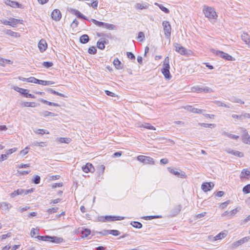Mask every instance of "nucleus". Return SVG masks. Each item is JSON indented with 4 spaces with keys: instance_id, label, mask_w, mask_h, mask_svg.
Here are the masks:
<instances>
[{
    "instance_id": "1",
    "label": "nucleus",
    "mask_w": 250,
    "mask_h": 250,
    "mask_svg": "<svg viewBox=\"0 0 250 250\" xmlns=\"http://www.w3.org/2000/svg\"><path fill=\"white\" fill-rule=\"evenodd\" d=\"M203 11L205 17L209 20H216L218 17L214 8L212 7L205 5L203 7Z\"/></svg>"
},
{
    "instance_id": "2",
    "label": "nucleus",
    "mask_w": 250,
    "mask_h": 250,
    "mask_svg": "<svg viewBox=\"0 0 250 250\" xmlns=\"http://www.w3.org/2000/svg\"><path fill=\"white\" fill-rule=\"evenodd\" d=\"M124 219V217L120 216L107 215L105 216H101L98 217V220L101 222H108L117 220H122Z\"/></svg>"
},
{
    "instance_id": "3",
    "label": "nucleus",
    "mask_w": 250,
    "mask_h": 250,
    "mask_svg": "<svg viewBox=\"0 0 250 250\" xmlns=\"http://www.w3.org/2000/svg\"><path fill=\"white\" fill-rule=\"evenodd\" d=\"M33 191V188L29 189H24L22 188L18 189L15 190L14 192L10 194V196L12 198H14L18 195H26L29 193H31Z\"/></svg>"
},
{
    "instance_id": "4",
    "label": "nucleus",
    "mask_w": 250,
    "mask_h": 250,
    "mask_svg": "<svg viewBox=\"0 0 250 250\" xmlns=\"http://www.w3.org/2000/svg\"><path fill=\"white\" fill-rule=\"evenodd\" d=\"M162 25L164 27L165 35L167 38H169L171 35V27L169 22L167 21H163Z\"/></svg>"
},
{
    "instance_id": "5",
    "label": "nucleus",
    "mask_w": 250,
    "mask_h": 250,
    "mask_svg": "<svg viewBox=\"0 0 250 250\" xmlns=\"http://www.w3.org/2000/svg\"><path fill=\"white\" fill-rule=\"evenodd\" d=\"M137 159L145 164H154L153 158L149 156L139 155L137 157Z\"/></svg>"
},
{
    "instance_id": "6",
    "label": "nucleus",
    "mask_w": 250,
    "mask_h": 250,
    "mask_svg": "<svg viewBox=\"0 0 250 250\" xmlns=\"http://www.w3.org/2000/svg\"><path fill=\"white\" fill-rule=\"evenodd\" d=\"M192 91L193 92H197L198 93H211L213 92V90L210 87L205 86L200 87L199 86H196L192 87Z\"/></svg>"
},
{
    "instance_id": "7",
    "label": "nucleus",
    "mask_w": 250,
    "mask_h": 250,
    "mask_svg": "<svg viewBox=\"0 0 250 250\" xmlns=\"http://www.w3.org/2000/svg\"><path fill=\"white\" fill-rule=\"evenodd\" d=\"M173 45L175 47V51L181 55L187 56L188 55V50L181 44L178 43H174Z\"/></svg>"
},
{
    "instance_id": "8",
    "label": "nucleus",
    "mask_w": 250,
    "mask_h": 250,
    "mask_svg": "<svg viewBox=\"0 0 250 250\" xmlns=\"http://www.w3.org/2000/svg\"><path fill=\"white\" fill-rule=\"evenodd\" d=\"M242 142L250 145V136L249 135L247 130L246 129H242Z\"/></svg>"
},
{
    "instance_id": "9",
    "label": "nucleus",
    "mask_w": 250,
    "mask_h": 250,
    "mask_svg": "<svg viewBox=\"0 0 250 250\" xmlns=\"http://www.w3.org/2000/svg\"><path fill=\"white\" fill-rule=\"evenodd\" d=\"M169 65H163V68L162 69V73L165 76V78L167 80H170L172 77L169 72Z\"/></svg>"
},
{
    "instance_id": "10",
    "label": "nucleus",
    "mask_w": 250,
    "mask_h": 250,
    "mask_svg": "<svg viewBox=\"0 0 250 250\" xmlns=\"http://www.w3.org/2000/svg\"><path fill=\"white\" fill-rule=\"evenodd\" d=\"M215 54L220 56L222 58L228 61H232L233 60V58L231 56L229 55L227 53H225L223 51H216Z\"/></svg>"
},
{
    "instance_id": "11",
    "label": "nucleus",
    "mask_w": 250,
    "mask_h": 250,
    "mask_svg": "<svg viewBox=\"0 0 250 250\" xmlns=\"http://www.w3.org/2000/svg\"><path fill=\"white\" fill-rule=\"evenodd\" d=\"M51 17L54 20L59 21L62 17L60 11L58 9L54 10L51 13Z\"/></svg>"
},
{
    "instance_id": "12",
    "label": "nucleus",
    "mask_w": 250,
    "mask_h": 250,
    "mask_svg": "<svg viewBox=\"0 0 250 250\" xmlns=\"http://www.w3.org/2000/svg\"><path fill=\"white\" fill-rule=\"evenodd\" d=\"M250 177V169L245 168L243 169L240 174V178L241 180L245 179H249Z\"/></svg>"
},
{
    "instance_id": "13",
    "label": "nucleus",
    "mask_w": 250,
    "mask_h": 250,
    "mask_svg": "<svg viewBox=\"0 0 250 250\" xmlns=\"http://www.w3.org/2000/svg\"><path fill=\"white\" fill-rule=\"evenodd\" d=\"M214 187V184L212 182L205 183L202 185L201 188L205 192L210 190Z\"/></svg>"
},
{
    "instance_id": "14",
    "label": "nucleus",
    "mask_w": 250,
    "mask_h": 250,
    "mask_svg": "<svg viewBox=\"0 0 250 250\" xmlns=\"http://www.w3.org/2000/svg\"><path fill=\"white\" fill-rule=\"evenodd\" d=\"M94 167L90 163H87L85 166L82 167V170L86 173L89 172H93L94 171Z\"/></svg>"
},
{
    "instance_id": "15",
    "label": "nucleus",
    "mask_w": 250,
    "mask_h": 250,
    "mask_svg": "<svg viewBox=\"0 0 250 250\" xmlns=\"http://www.w3.org/2000/svg\"><path fill=\"white\" fill-rule=\"evenodd\" d=\"M38 47L41 52L44 51L47 47V43L45 40L42 39L38 43Z\"/></svg>"
},
{
    "instance_id": "16",
    "label": "nucleus",
    "mask_w": 250,
    "mask_h": 250,
    "mask_svg": "<svg viewBox=\"0 0 250 250\" xmlns=\"http://www.w3.org/2000/svg\"><path fill=\"white\" fill-rule=\"evenodd\" d=\"M99 233L102 235H106L107 234H110L114 236H118L121 233L119 230L115 229L106 230H104V233H103L102 232H99Z\"/></svg>"
},
{
    "instance_id": "17",
    "label": "nucleus",
    "mask_w": 250,
    "mask_h": 250,
    "mask_svg": "<svg viewBox=\"0 0 250 250\" xmlns=\"http://www.w3.org/2000/svg\"><path fill=\"white\" fill-rule=\"evenodd\" d=\"M63 239L62 238L59 237L57 236H49V242L56 243V244H60L63 242Z\"/></svg>"
},
{
    "instance_id": "18",
    "label": "nucleus",
    "mask_w": 250,
    "mask_h": 250,
    "mask_svg": "<svg viewBox=\"0 0 250 250\" xmlns=\"http://www.w3.org/2000/svg\"><path fill=\"white\" fill-rule=\"evenodd\" d=\"M168 170L169 172L174 175L177 176V177H180L181 178H185L186 175L185 172L180 173L179 172L176 171L175 169L171 168L170 167H168Z\"/></svg>"
},
{
    "instance_id": "19",
    "label": "nucleus",
    "mask_w": 250,
    "mask_h": 250,
    "mask_svg": "<svg viewBox=\"0 0 250 250\" xmlns=\"http://www.w3.org/2000/svg\"><path fill=\"white\" fill-rule=\"evenodd\" d=\"M226 151L229 154H232L234 156L239 157H243L244 156V154L242 152H241L238 151H235L232 150L230 148L227 149L226 150Z\"/></svg>"
},
{
    "instance_id": "20",
    "label": "nucleus",
    "mask_w": 250,
    "mask_h": 250,
    "mask_svg": "<svg viewBox=\"0 0 250 250\" xmlns=\"http://www.w3.org/2000/svg\"><path fill=\"white\" fill-rule=\"evenodd\" d=\"M185 108L187 110H188V111H190L191 112L195 113H198V114L202 113L203 111H204L202 109H198V108H196L193 107L191 105H188V106H187L185 107Z\"/></svg>"
},
{
    "instance_id": "21",
    "label": "nucleus",
    "mask_w": 250,
    "mask_h": 250,
    "mask_svg": "<svg viewBox=\"0 0 250 250\" xmlns=\"http://www.w3.org/2000/svg\"><path fill=\"white\" fill-rule=\"evenodd\" d=\"M241 39L247 44L248 45L249 47H250V37L247 33H244L241 35Z\"/></svg>"
},
{
    "instance_id": "22",
    "label": "nucleus",
    "mask_w": 250,
    "mask_h": 250,
    "mask_svg": "<svg viewBox=\"0 0 250 250\" xmlns=\"http://www.w3.org/2000/svg\"><path fill=\"white\" fill-rule=\"evenodd\" d=\"M5 3L8 6H10L12 7H19L20 4L16 1H12L10 0H4Z\"/></svg>"
},
{
    "instance_id": "23",
    "label": "nucleus",
    "mask_w": 250,
    "mask_h": 250,
    "mask_svg": "<svg viewBox=\"0 0 250 250\" xmlns=\"http://www.w3.org/2000/svg\"><path fill=\"white\" fill-rule=\"evenodd\" d=\"M89 41V38L86 34H84L81 36L80 38V42L81 43H86Z\"/></svg>"
},
{
    "instance_id": "24",
    "label": "nucleus",
    "mask_w": 250,
    "mask_h": 250,
    "mask_svg": "<svg viewBox=\"0 0 250 250\" xmlns=\"http://www.w3.org/2000/svg\"><path fill=\"white\" fill-rule=\"evenodd\" d=\"M182 207L181 205H177L175 206L172 210V214L173 216L177 215L181 211Z\"/></svg>"
},
{
    "instance_id": "25",
    "label": "nucleus",
    "mask_w": 250,
    "mask_h": 250,
    "mask_svg": "<svg viewBox=\"0 0 250 250\" xmlns=\"http://www.w3.org/2000/svg\"><path fill=\"white\" fill-rule=\"evenodd\" d=\"M37 104L35 102H23L21 104L22 107H35L37 106Z\"/></svg>"
},
{
    "instance_id": "26",
    "label": "nucleus",
    "mask_w": 250,
    "mask_h": 250,
    "mask_svg": "<svg viewBox=\"0 0 250 250\" xmlns=\"http://www.w3.org/2000/svg\"><path fill=\"white\" fill-rule=\"evenodd\" d=\"M227 236V234L225 232H222L218 234L217 235L213 237V241L221 240L225 238Z\"/></svg>"
},
{
    "instance_id": "27",
    "label": "nucleus",
    "mask_w": 250,
    "mask_h": 250,
    "mask_svg": "<svg viewBox=\"0 0 250 250\" xmlns=\"http://www.w3.org/2000/svg\"><path fill=\"white\" fill-rule=\"evenodd\" d=\"M54 83H55L53 81L39 80L38 84L42 85H48L53 84Z\"/></svg>"
},
{
    "instance_id": "28",
    "label": "nucleus",
    "mask_w": 250,
    "mask_h": 250,
    "mask_svg": "<svg viewBox=\"0 0 250 250\" xmlns=\"http://www.w3.org/2000/svg\"><path fill=\"white\" fill-rule=\"evenodd\" d=\"M58 142H59L60 143H65V144H69L71 141V139L70 138H58L57 139Z\"/></svg>"
},
{
    "instance_id": "29",
    "label": "nucleus",
    "mask_w": 250,
    "mask_h": 250,
    "mask_svg": "<svg viewBox=\"0 0 250 250\" xmlns=\"http://www.w3.org/2000/svg\"><path fill=\"white\" fill-rule=\"evenodd\" d=\"M12 207V206L6 202H2L0 204V208L2 209H5L7 210H9V208Z\"/></svg>"
},
{
    "instance_id": "30",
    "label": "nucleus",
    "mask_w": 250,
    "mask_h": 250,
    "mask_svg": "<svg viewBox=\"0 0 250 250\" xmlns=\"http://www.w3.org/2000/svg\"><path fill=\"white\" fill-rule=\"evenodd\" d=\"M20 21H21V23H22L21 22L22 21V20L11 18L10 21V26L14 27Z\"/></svg>"
},
{
    "instance_id": "31",
    "label": "nucleus",
    "mask_w": 250,
    "mask_h": 250,
    "mask_svg": "<svg viewBox=\"0 0 250 250\" xmlns=\"http://www.w3.org/2000/svg\"><path fill=\"white\" fill-rule=\"evenodd\" d=\"M40 114L41 116H42L44 117H47V116L54 117L56 115L55 113L48 111H44L41 112L40 113Z\"/></svg>"
},
{
    "instance_id": "32",
    "label": "nucleus",
    "mask_w": 250,
    "mask_h": 250,
    "mask_svg": "<svg viewBox=\"0 0 250 250\" xmlns=\"http://www.w3.org/2000/svg\"><path fill=\"white\" fill-rule=\"evenodd\" d=\"M6 63L12 64V62L9 60L0 57V65L4 66Z\"/></svg>"
},
{
    "instance_id": "33",
    "label": "nucleus",
    "mask_w": 250,
    "mask_h": 250,
    "mask_svg": "<svg viewBox=\"0 0 250 250\" xmlns=\"http://www.w3.org/2000/svg\"><path fill=\"white\" fill-rule=\"evenodd\" d=\"M240 210V207H237L229 211V217H232L234 216L239 210Z\"/></svg>"
},
{
    "instance_id": "34",
    "label": "nucleus",
    "mask_w": 250,
    "mask_h": 250,
    "mask_svg": "<svg viewBox=\"0 0 250 250\" xmlns=\"http://www.w3.org/2000/svg\"><path fill=\"white\" fill-rule=\"evenodd\" d=\"M103 42H104L103 39H100L97 42V47L101 50L104 49L105 47V46Z\"/></svg>"
},
{
    "instance_id": "35",
    "label": "nucleus",
    "mask_w": 250,
    "mask_h": 250,
    "mask_svg": "<svg viewBox=\"0 0 250 250\" xmlns=\"http://www.w3.org/2000/svg\"><path fill=\"white\" fill-rule=\"evenodd\" d=\"M215 104L218 106H223L226 108H230V106L229 104H227L221 101H216L214 102Z\"/></svg>"
},
{
    "instance_id": "36",
    "label": "nucleus",
    "mask_w": 250,
    "mask_h": 250,
    "mask_svg": "<svg viewBox=\"0 0 250 250\" xmlns=\"http://www.w3.org/2000/svg\"><path fill=\"white\" fill-rule=\"evenodd\" d=\"M35 238H37L38 239H39L40 240H42V241H43L49 242V235H45V236L38 235V236L35 237Z\"/></svg>"
},
{
    "instance_id": "37",
    "label": "nucleus",
    "mask_w": 250,
    "mask_h": 250,
    "mask_svg": "<svg viewBox=\"0 0 250 250\" xmlns=\"http://www.w3.org/2000/svg\"><path fill=\"white\" fill-rule=\"evenodd\" d=\"M198 125L204 127L214 128L216 125L214 124L199 123Z\"/></svg>"
},
{
    "instance_id": "38",
    "label": "nucleus",
    "mask_w": 250,
    "mask_h": 250,
    "mask_svg": "<svg viewBox=\"0 0 250 250\" xmlns=\"http://www.w3.org/2000/svg\"><path fill=\"white\" fill-rule=\"evenodd\" d=\"M131 225H132L133 227L137 229H141L143 227L142 224L140 222L137 221H134L131 222Z\"/></svg>"
},
{
    "instance_id": "39",
    "label": "nucleus",
    "mask_w": 250,
    "mask_h": 250,
    "mask_svg": "<svg viewBox=\"0 0 250 250\" xmlns=\"http://www.w3.org/2000/svg\"><path fill=\"white\" fill-rule=\"evenodd\" d=\"M229 100L233 103H239L240 104H244V102L241 99L235 97L231 98Z\"/></svg>"
},
{
    "instance_id": "40",
    "label": "nucleus",
    "mask_w": 250,
    "mask_h": 250,
    "mask_svg": "<svg viewBox=\"0 0 250 250\" xmlns=\"http://www.w3.org/2000/svg\"><path fill=\"white\" fill-rule=\"evenodd\" d=\"M91 21L94 23L95 25L99 27H103L104 26V22L98 21L95 19H91Z\"/></svg>"
},
{
    "instance_id": "41",
    "label": "nucleus",
    "mask_w": 250,
    "mask_h": 250,
    "mask_svg": "<svg viewBox=\"0 0 250 250\" xmlns=\"http://www.w3.org/2000/svg\"><path fill=\"white\" fill-rule=\"evenodd\" d=\"M104 27L107 29L114 30L115 29L116 26L114 24L104 22Z\"/></svg>"
},
{
    "instance_id": "42",
    "label": "nucleus",
    "mask_w": 250,
    "mask_h": 250,
    "mask_svg": "<svg viewBox=\"0 0 250 250\" xmlns=\"http://www.w3.org/2000/svg\"><path fill=\"white\" fill-rule=\"evenodd\" d=\"M90 230L88 229H84L83 230H82V234L83 235V236L85 237H87L90 234Z\"/></svg>"
},
{
    "instance_id": "43",
    "label": "nucleus",
    "mask_w": 250,
    "mask_h": 250,
    "mask_svg": "<svg viewBox=\"0 0 250 250\" xmlns=\"http://www.w3.org/2000/svg\"><path fill=\"white\" fill-rule=\"evenodd\" d=\"M75 14L77 16V17L79 18L83 19L86 20H88L86 17L82 14L80 11L78 10H75L74 11Z\"/></svg>"
},
{
    "instance_id": "44",
    "label": "nucleus",
    "mask_w": 250,
    "mask_h": 250,
    "mask_svg": "<svg viewBox=\"0 0 250 250\" xmlns=\"http://www.w3.org/2000/svg\"><path fill=\"white\" fill-rule=\"evenodd\" d=\"M58 209L59 208L57 207H54L47 209L46 212L48 213V214H51L56 212L58 211Z\"/></svg>"
},
{
    "instance_id": "45",
    "label": "nucleus",
    "mask_w": 250,
    "mask_h": 250,
    "mask_svg": "<svg viewBox=\"0 0 250 250\" xmlns=\"http://www.w3.org/2000/svg\"><path fill=\"white\" fill-rule=\"evenodd\" d=\"M242 244H243V243H242V242L241 241V240L240 239L238 241L234 242V243H233L231 244V248L232 249H235L236 248H237V247H238L239 246H240Z\"/></svg>"
},
{
    "instance_id": "46",
    "label": "nucleus",
    "mask_w": 250,
    "mask_h": 250,
    "mask_svg": "<svg viewBox=\"0 0 250 250\" xmlns=\"http://www.w3.org/2000/svg\"><path fill=\"white\" fill-rule=\"evenodd\" d=\"M5 33L7 35H10L12 37H16L17 33L11 30H6L4 31Z\"/></svg>"
},
{
    "instance_id": "47",
    "label": "nucleus",
    "mask_w": 250,
    "mask_h": 250,
    "mask_svg": "<svg viewBox=\"0 0 250 250\" xmlns=\"http://www.w3.org/2000/svg\"><path fill=\"white\" fill-rule=\"evenodd\" d=\"M156 4L159 7L160 9L163 12H164L165 13L168 14L169 13V10L167 8L164 6L163 5L158 4L157 3H156Z\"/></svg>"
},
{
    "instance_id": "48",
    "label": "nucleus",
    "mask_w": 250,
    "mask_h": 250,
    "mask_svg": "<svg viewBox=\"0 0 250 250\" xmlns=\"http://www.w3.org/2000/svg\"><path fill=\"white\" fill-rule=\"evenodd\" d=\"M27 82L35 83H38L39 80L35 78V77H31L28 78Z\"/></svg>"
},
{
    "instance_id": "49",
    "label": "nucleus",
    "mask_w": 250,
    "mask_h": 250,
    "mask_svg": "<svg viewBox=\"0 0 250 250\" xmlns=\"http://www.w3.org/2000/svg\"><path fill=\"white\" fill-rule=\"evenodd\" d=\"M243 192L245 193H250V184H248L243 188Z\"/></svg>"
},
{
    "instance_id": "50",
    "label": "nucleus",
    "mask_w": 250,
    "mask_h": 250,
    "mask_svg": "<svg viewBox=\"0 0 250 250\" xmlns=\"http://www.w3.org/2000/svg\"><path fill=\"white\" fill-rule=\"evenodd\" d=\"M92 2L90 3H87L89 6L92 7L94 9H97L98 4V1L97 0H92Z\"/></svg>"
},
{
    "instance_id": "51",
    "label": "nucleus",
    "mask_w": 250,
    "mask_h": 250,
    "mask_svg": "<svg viewBox=\"0 0 250 250\" xmlns=\"http://www.w3.org/2000/svg\"><path fill=\"white\" fill-rule=\"evenodd\" d=\"M88 52L90 54H95L97 52V49L95 46H91L88 48Z\"/></svg>"
},
{
    "instance_id": "52",
    "label": "nucleus",
    "mask_w": 250,
    "mask_h": 250,
    "mask_svg": "<svg viewBox=\"0 0 250 250\" xmlns=\"http://www.w3.org/2000/svg\"><path fill=\"white\" fill-rule=\"evenodd\" d=\"M224 135L227 136L228 137L234 139H237L239 138V136L237 135L231 134L227 132H224Z\"/></svg>"
},
{
    "instance_id": "53",
    "label": "nucleus",
    "mask_w": 250,
    "mask_h": 250,
    "mask_svg": "<svg viewBox=\"0 0 250 250\" xmlns=\"http://www.w3.org/2000/svg\"><path fill=\"white\" fill-rule=\"evenodd\" d=\"M137 39H140V41L141 42L144 41L145 39V36L144 32H139Z\"/></svg>"
},
{
    "instance_id": "54",
    "label": "nucleus",
    "mask_w": 250,
    "mask_h": 250,
    "mask_svg": "<svg viewBox=\"0 0 250 250\" xmlns=\"http://www.w3.org/2000/svg\"><path fill=\"white\" fill-rule=\"evenodd\" d=\"M39 229H34L33 228L30 232V235L32 237H34V236L36 235V234L39 233Z\"/></svg>"
},
{
    "instance_id": "55",
    "label": "nucleus",
    "mask_w": 250,
    "mask_h": 250,
    "mask_svg": "<svg viewBox=\"0 0 250 250\" xmlns=\"http://www.w3.org/2000/svg\"><path fill=\"white\" fill-rule=\"evenodd\" d=\"M142 127L147 128V129H149L155 130V127L154 126L150 125V124H148V123L143 125H142Z\"/></svg>"
},
{
    "instance_id": "56",
    "label": "nucleus",
    "mask_w": 250,
    "mask_h": 250,
    "mask_svg": "<svg viewBox=\"0 0 250 250\" xmlns=\"http://www.w3.org/2000/svg\"><path fill=\"white\" fill-rule=\"evenodd\" d=\"M53 64V63L51 62H44L42 63L43 66L47 68L51 67Z\"/></svg>"
},
{
    "instance_id": "57",
    "label": "nucleus",
    "mask_w": 250,
    "mask_h": 250,
    "mask_svg": "<svg viewBox=\"0 0 250 250\" xmlns=\"http://www.w3.org/2000/svg\"><path fill=\"white\" fill-rule=\"evenodd\" d=\"M113 64L115 65V66L118 69L120 68V65L121 64V62L117 58L114 60Z\"/></svg>"
},
{
    "instance_id": "58",
    "label": "nucleus",
    "mask_w": 250,
    "mask_h": 250,
    "mask_svg": "<svg viewBox=\"0 0 250 250\" xmlns=\"http://www.w3.org/2000/svg\"><path fill=\"white\" fill-rule=\"evenodd\" d=\"M17 150V148H16V147L12 148L11 149H10L7 150L6 152V154L8 156V155H9L12 154L13 153L16 152Z\"/></svg>"
},
{
    "instance_id": "59",
    "label": "nucleus",
    "mask_w": 250,
    "mask_h": 250,
    "mask_svg": "<svg viewBox=\"0 0 250 250\" xmlns=\"http://www.w3.org/2000/svg\"><path fill=\"white\" fill-rule=\"evenodd\" d=\"M39 134L43 135L44 134H49V132L48 131H46V130L43 129H39L37 130L36 132Z\"/></svg>"
},
{
    "instance_id": "60",
    "label": "nucleus",
    "mask_w": 250,
    "mask_h": 250,
    "mask_svg": "<svg viewBox=\"0 0 250 250\" xmlns=\"http://www.w3.org/2000/svg\"><path fill=\"white\" fill-rule=\"evenodd\" d=\"M160 216L159 215H152V216H147L143 217L146 220H151L152 219L159 218Z\"/></svg>"
},
{
    "instance_id": "61",
    "label": "nucleus",
    "mask_w": 250,
    "mask_h": 250,
    "mask_svg": "<svg viewBox=\"0 0 250 250\" xmlns=\"http://www.w3.org/2000/svg\"><path fill=\"white\" fill-rule=\"evenodd\" d=\"M232 117L234 119H237L239 120H243V114L241 115L233 114Z\"/></svg>"
},
{
    "instance_id": "62",
    "label": "nucleus",
    "mask_w": 250,
    "mask_h": 250,
    "mask_svg": "<svg viewBox=\"0 0 250 250\" xmlns=\"http://www.w3.org/2000/svg\"><path fill=\"white\" fill-rule=\"evenodd\" d=\"M30 208V207L28 206H25L24 207H20L18 208V210L20 212H23L24 211H26Z\"/></svg>"
},
{
    "instance_id": "63",
    "label": "nucleus",
    "mask_w": 250,
    "mask_h": 250,
    "mask_svg": "<svg viewBox=\"0 0 250 250\" xmlns=\"http://www.w3.org/2000/svg\"><path fill=\"white\" fill-rule=\"evenodd\" d=\"M40 180H41V178H40V176H38V175H36L34 180H33V183L35 184H38L40 183Z\"/></svg>"
},
{
    "instance_id": "64",
    "label": "nucleus",
    "mask_w": 250,
    "mask_h": 250,
    "mask_svg": "<svg viewBox=\"0 0 250 250\" xmlns=\"http://www.w3.org/2000/svg\"><path fill=\"white\" fill-rule=\"evenodd\" d=\"M136 6L137 8L141 10L146 8L147 7L146 5H145L144 4L141 3H137Z\"/></svg>"
}]
</instances>
